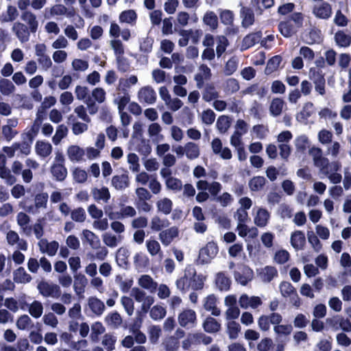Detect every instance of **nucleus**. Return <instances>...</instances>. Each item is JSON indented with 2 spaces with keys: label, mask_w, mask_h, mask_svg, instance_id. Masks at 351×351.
<instances>
[{
  "label": "nucleus",
  "mask_w": 351,
  "mask_h": 351,
  "mask_svg": "<svg viewBox=\"0 0 351 351\" xmlns=\"http://www.w3.org/2000/svg\"><path fill=\"white\" fill-rule=\"evenodd\" d=\"M112 186L117 190L123 191L130 185V179L128 174L116 175L112 178Z\"/></svg>",
  "instance_id": "obj_25"
},
{
  "label": "nucleus",
  "mask_w": 351,
  "mask_h": 351,
  "mask_svg": "<svg viewBox=\"0 0 351 351\" xmlns=\"http://www.w3.org/2000/svg\"><path fill=\"white\" fill-rule=\"evenodd\" d=\"M117 337L112 334L107 333L104 335L101 343L107 351H112L115 348Z\"/></svg>",
  "instance_id": "obj_59"
},
{
  "label": "nucleus",
  "mask_w": 351,
  "mask_h": 351,
  "mask_svg": "<svg viewBox=\"0 0 351 351\" xmlns=\"http://www.w3.org/2000/svg\"><path fill=\"white\" fill-rule=\"evenodd\" d=\"M127 162L129 165V169L134 173L138 172L141 169L139 158L134 153H130L127 155Z\"/></svg>",
  "instance_id": "obj_55"
},
{
  "label": "nucleus",
  "mask_w": 351,
  "mask_h": 351,
  "mask_svg": "<svg viewBox=\"0 0 351 351\" xmlns=\"http://www.w3.org/2000/svg\"><path fill=\"white\" fill-rule=\"evenodd\" d=\"M210 75V69L206 65H201L199 67V73L195 77L197 82V87L201 88L203 85L204 80L208 79Z\"/></svg>",
  "instance_id": "obj_47"
},
{
  "label": "nucleus",
  "mask_w": 351,
  "mask_h": 351,
  "mask_svg": "<svg viewBox=\"0 0 351 351\" xmlns=\"http://www.w3.org/2000/svg\"><path fill=\"white\" fill-rule=\"evenodd\" d=\"M138 99L141 103L153 104L156 101V93L150 86H145L138 91Z\"/></svg>",
  "instance_id": "obj_16"
},
{
  "label": "nucleus",
  "mask_w": 351,
  "mask_h": 351,
  "mask_svg": "<svg viewBox=\"0 0 351 351\" xmlns=\"http://www.w3.org/2000/svg\"><path fill=\"white\" fill-rule=\"evenodd\" d=\"M6 241L10 246L14 247L17 250L26 251L27 250V243L25 240L20 238L19 234L14 230H9L5 236Z\"/></svg>",
  "instance_id": "obj_12"
},
{
  "label": "nucleus",
  "mask_w": 351,
  "mask_h": 351,
  "mask_svg": "<svg viewBox=\"0 0 351 351\" xmlns=\"http://www.w3.org/2000/svg\"><path fill=\"white\" fill-rule=\"evenodd\" d=\"M219 14L223 24L226 25H232L233 24L234 15L231 10H219Z\"/></svg>",
  "instance_id": "obj_60"
},
{
  "label": "nucleus",
  "mask_w": 351,
  "mask_h": 351,
  "mask_svg": "<svg viewBox=\"0 0 351 351\" xmlns=\"http://www.w3.org/2000/svg\"><path fill=\"white\" fill-rule=\"evenodd\" d=\"M87 302L89 308L95 315L99 316L104 313L105 305L101 300L92 296L88 298Z\"/></svg>",
  "instance_id": "obj_29"
},
{
  "label": "nucleus",
  "mask_w": 351,
  "mask_h": 351,
  "mask_svg": "<svg viewBox=\"0 0 351 351\" xmlns=\"http://www.w3.org/2000/svg\"><path fill=\"white\" fill-rule=\"evenodd\" d=\"M52 145L45 141H38L35 144V152L40 158H47L52 152Z\"/></svg>",
  "instance_id": "obj_23"
},
{
  "label": "nucleus",
  "mask_w": 351,
  "mask_h": 351,
  "mask_svg": "<svg viewBox=\"0 0 351 351\" xmlns=\"http://www.w3.org/2000/svg\"><path fill=\"white\" fill-rule=\"evenodd\" d=\"M94 101L90 97L85 101L87 106L88 113L91 115L95 114L99 110V106L95 102L102 104L106 101V93L105 90L101 87L94 88L91 93Z\"/></svg>",
  "instance_id": "obj_5"
},
{
  "label": "nucleus",
  "mask_w": 351,
  "mask_h": 351,
  "mask_svg": "<svg viewBox=\"0 0 351 351\" xmlns=\"http://www.w3.org/2000/svg\"><path fill=\"white\" fill-rule=\"evenodd\" d=\"M146 247L149 254L152 256L158 255L160 258H162V252L160 243L154 239H148L146 241Z\"/></svg>",
  "instance_id": "obj_42"
},
{
  "label": "nucleus",
  "mask_w": 351,
  "mask_h": 351,
  "mask_svg": "<svg viewBox=\"0 0 351 351\" xmlns=\"http://www.w3.org/2000/svg\"><path fill=\"white\" fill-rule=\"evenodd\" d=\"M82 239L87 242L93 249L98 248L101 244L99 237L89 230H84L82 231Z\"/></svg>",
  "instance_id": "obj_34"
},
{
  "label": "nucleus",
  "mask_w": 351,
  "mask_h": 351,
  "mask_svg": "<svg viewBox=\"0 0 351 351\" xmlns=\"http://www.w3.org/2000/svg\"><path fill=\"white\" fill-rule=\"evenodd\" d=\"M138 285L151 293L155 292L158 287L157 282L150 276L147 274L142 275L138 278Z\"/></svg>",
  "instance_id": "obj_27"
},
{
  "label": "nucleus",
  "mask_w": 351,
  "mask_h": 351,
  "mask_svg": "<svg viewBox=\"0 0 351 351\" xmlns=\"http://www.w3.org/2000/svg\"><path fill=\"white\" fill-rule=\"evenodd\" d=\"M39 117L35 120L34 123L30 128H26L23 132L21 134V138L22 141H26L29 143H32L34 138L36 137L38 132V126L36 124H38Z\"/></svg>",
  "instance_id": "obj_30"
},
{
  "label": "nucleus",
  "mask_w": 351,
  "mask_h": 351,
  "mask_svg": "<svg viewBox=\"0 0 351 351\" xmlns=\"http://www.w3.org/2000/svg\"><path fill=\"white\" fill-rule=\"evenodd\" d=\"M178 236V228L173 226L162 231L159 234V239L165 246H168Z\"/></svg>",
  "instance_id": "obj_21"
},
{
  "label": "nucleus",
  "mask_w": 351,
  "mask_h": 351,
  "mask_svg": "<svg viewBox=\"0 0 351 351\" xmlns=\"http://www.w3.org/2000/svg\"><path fill=\"white\" fill-rule=\"evenodd\" d=\"M204 330L209 333L218 332L221 328V324L213 317H207L203 323Z\"/></svg>",
  "instance_id": "obj_44"
},
{
  "label": "nucleus",
  "mask_w": 351,
  "mask_h": 351,
  "mask_svg": "<svg viewBox=\"0 0 351 351\" xmlns=\"http://www.w3.org/2000/svg\"><path fill=\"white\" fill-rule=\"evenodd\" d=\"M279 291L283 298H289V302L293 306L299 308L301 306V298L291 283L287 281L281 282L279 285Z\"/></svg>",
  "instance_id": "obj_4"
},
{
  "label": "nucleus",
  "mask_w": 351,
  "mask_h": 351,
  "mask_svg": "<svg viewBox=\"0 0 351 351\" xmlns=\"http://www.w3.org/2000/svg\"><path fill=\"white\" fill-rule=\"evenodd\" d=\"M228 333L230 339H236L241 331V326L234 320H230L227 323Z\"/></svg>",
  "instance_id": "obj_61"
},
{
  "label": "nucleus",
  "mask_w": 351,
  "mask_h": 351,
  "mask_svg": "<svg viewBox=\"0 0 351 351\" xmlns=\"http://www.w3.org/2000/svg\"><path fill=\"white\" fill-rule=\"evenodd\" d=\"M326 322L328 327L334 331H337L340 329L345 332L351 331L350 321L341 315H337L332 317L327 318L326 319Z\"/></svg>",
  "instance_id": "obj_8"
},
{
  "label": "nucleus",
  "mask_w": 351,
  "mask_h": 351,
  "mask_svg": "<svg viewBox=\"0 0 351 351\" xmlns=\"http://www.w3.org/2000/svg\"><path fill=\"white\" fill-rule=\"evenodd\" d=\"M31 280V276L26 272L23 267H19L14 272V280L17 283H27Z\"/></svg>",
  "instance_id": "obj_54"
},
{
  "label": "nucleus",
  "mask_w": 351,
  "mask_h": 351,
  "mask_svg": "<svg viewBox=\"0 0 351 351\" xmlns=\"http://www.w3.org/2000/svg\"><path fill=\"white\" fill-rule=\"evenodd\" d=\"M306 243L304 234L300 230L293 232L291 235V244L296 250H302Z\"/></svg>",
  "instance_id": "obj_31"
},
{
  "label": "nucleus",
  "mask_w": 351,
  "mask_h": 351,
  "mask_svg": "<svg viewBox=\"0 0 351 351\" xmlns=\"http://www.w3.org/2000/svg\"><path fill=\"white\" fill-rule=\"evenodd\" d=\"M162 346L165 351H178L180 348V343L176 337L170 336L164 339Z\"/></svg>",
  "instance_id": "obj_51"
},
{
  "label": "nucleus",
  "mask_w": 351,
  "mask_h": 351,
  "mask_svg": "<svg viewBox=\"0 0 351 351\" xmlns=\"http://www.w3.org/2000/svg\"><path fill=\"white\" fill-rule=\"evenodd\" d=\"M253 271L246 265H240L234 271L235 280L243 286L247 284L253 278Z\"/></svg>",
  "instance_id": "obj_10"
},
{
  "label": "nucleus",
  "mask_w": 351,
  "mask_h": 351,
  "mask_svg": "<svg viewBox=\"0 0 351 351\" xmlns=\"http://www.w3.org/2000/svg\"><path fill=\"white\" fill-rule=\"evenodd\" d=\"M91 194L93 199L97 202L106 203L110 198L109 189L106 186L93 188L91 189Z\"/></svg>",
  "instance_id": "obj_24"
},
{
  "label": "nucleus",
  "mask_w": 351,
  "mask_h": 351,
  "mask_svg": "<svg viewBox=\"0 0 351 351\" xmlns=\"http://www.w3.org/2000/svg\"><path fill=\"white\" fill-rule=\"evenodd\" d=\"M313 112V104L311 102L305 103L302 110L296 114V119L300 123H306Z\"/></svg>",
  "instance_id": "obj_32"
},
{
  "label": "nucleus",
  "mask_w": 351,
  "mask_h": 351,
  "mask_svg": "<svg viewBox=\"0 0 351 351\" xmlns=\"http://www.w3.org/2000/svg\"><path fill=\"white\" fill-rule=\"evenodd\" d=\"M64 158L62 152H56L50 167V171L57 181H63L67 176V170L64 165Z\"/></svg>",
  "instance_id": "obj_3"
},
{
  "label": "nucleus",
  "mask_w": 351,
  "mask_h": 351,
  "mask_svg": "<svg viewBox=\"0 0 351 351\" xmlns=\"http://www.w3.org/2000/svg\"><path fill=\"white\" fill-rule=\"evenodd\" d=\"M156 206L160 212H162L165 215H168L172 210L173 203L170 199L163 197L158 200L156 202Z\"/></svg>",
  "instance_id": "obj_53"
},
{
  "label": "nucleus",
  "mask_w": 351,
  "mask_h": 351,
  "mask_svg": "<svg viewBox=\"0 0 351 351\" xmlns=\"http://www.w3.org/2000/svg\"><path fill=\"white\" fill-rule=\"evenodd\" d=\"M196 187L199 191H206L208 190L211 196L214 198L217 196V194L221 191L222 189L221 184L216 181L208 182L204 180H199L196 183Z\"/></svg>",
  "instance_id": "obj_14"
},
{
  "label": "nucleus",
  "mask_w": 351,
  "mask_h": 351,
  "mask_svg": "<svg viewBox=\"0 0 351 351\" xmlns=\"http://www.w3.org/2000/svg\"><path fill=\"white\" fill-rule=\"evenodd\" d=\"M200 155V149L197 144L188 142L185 144V156L189 160H195Z\"/></svg>",
  "instance_id": "obj_39"
},
{
  "label": "nucleus",
  "mask_w": 351,
  "mask_h": 351,
  "mask_svg": "<svg viewBox=\"0 0 351 351\" xmlns=\"http://www.w3.org/2000/svg\"><path fill=\"white\" fill-rule=\"evenodd\" d=\"M219 249L216 243L208 242L204 247L199 250L197 263L205 265L210 263L218 254Z\"/></svg>",
  "instance_id": "obj_6"
},
{
  "label": "nucleus",
  "mask_w": 351,
  "mask_h": 351,
  "mask_svg": "<svg viewBox=\"0 0 351 351\" xmlns=\"http://www.w3.org/2000/svg\"><path fill=\"white\" fill-rule=\"evenodd\" d=\"M16 221L24 234L26 235L31 234L32 228L28 226L30 221V218L27 214L23 212L18 213L16 216Z\"/></svg>",
  "instance_id": "obj_35"
},
{
  "label": "nucleus",
  "mask_w": 351,
  "mask_h": 351,
  "mask_svg": "<svg viewBox=\"0 0 351 351\" xmlns=\"http://www.w3.org/2000/svg\"><path fill=\"white\" fill-rule=\"evenodd\" d=\"M131 296L139 303H141V311L146 313L149 311L151 306L154 302V298L150 295H147L144 291L138 287H134L131 291Z\"/></svg>",
  "instance_id": "obj_7"
},
{
  "label": "nucleus",
  "mask_w": 351,
  "mask_h": 351,
  "mask_svg": "<svg viewBox=\"0 0 351 351\" xmlns=\"http://www.w3.org/2000/svg\"><path fill=\"white\" fill-rule=\"evenodd\" d=\"M45 12H48L51 16H65L67 18H72L76 14L73 8H68L60 3L55 4L50 8H46Z\"/></svg>",
  "instance_id": "obj_13"
},
{
  "label": "nucleus",
  "mask_w": 351,
  "mask_h": 351,
  "mask_svg": "<svg viewBox=\"0 0 351 351\" xmlns=\"http://www.w3.org/2000/svg\"><path fill=\"white\" fill-rule=\"evenodd\" d=\"M215 284L221 291H228L231 285L230 278L223 271H219L215 276Z\"/></svg>",
  "instance_id": "obj_19"
},
{
  "label": "nucleus",
  "mask_w": 351,
  "mask_h": 351,
  "mask_svg": "<svg viewBox=\"0 0 351 351\" xmlns=\"http://www.w3.org/2000/svg\"><path fill=\"white\" fill-rule=\"evenodd\" d=\"M269 218L270 214L267 210L263 208H257L254 213V222L258 227H265Z\"/></svg>",
  "instance_id": "obj_22"
},
{
  "label": "nucleus",
  "mask_w": 351,
  "mask_h": 351,
  "mask_svg": "<svg viewBox=\"0 0 351 351\" xmlns=\"http://www.w3.org/2000/svg\"><path fill=\"white\" fill-rule=\"evenodd\" d=\"M15 90L14 84L8 79H1L0 80V92L3 95H10Z\"/></svg>",
  "instance_id": "obj_58"
},
{
  "label": "nucleus",
  "mask_w": 351,
  "mask_h": 351,
  "mask_svg": "<svg viewBox=\"0 0 351 351\" xmlns=\"http://www.w3.org/2000/svg\"><path fill=\"white\" fill-rule=\"evenodd\" d=\"M33 324L32 319L27 315L20 316L16 320V325L19 330L29 329Z\"/></svg>",
  "instance_id": "obj_64"
},
{
  "label": "nucleus",
  "mask_w": 351,
  "mask_h": 351,
  "mask_svg": "<svg viewBox=\"0 0 351 351\" xmlns=\"http://www.w3.org/2000/svg\"><path fill=\"white\" fill-rule=\"evenodd\" d=\"M12 29L21 42L25 43L29 40V33L24 24L16 23L14 24Z\"/></svg>",
  "instance_id": "obj_37"
},
{
  "label": "nucleus",
  "mask_w": 351,
  "mask_h": 351,
  "mask_svg": "<svg viewBox=\"0 0 351 351\" xmlns=\"http://www.w3.org/2000/svg\"><path fill=\"white\" fill-rule=\"evenodd\" d=\"M37 288L39 293L45 298H58L61 295L60 287L55 284L43 282L38 285Z\"/></svg>",
  "instance_id": "obj_11"
},
{
  "label": "nucleus",
  "mask_w": 351,
  "mask_h": 351,
  "mask_svg": "<svg viewBox=\"0 0 351 351\" xmlns=\"http://www.w3.org/2000/svg\"><path fill=\"white\" fill-rule=\"evenodd\" d=\"M43 303L38 300H34L29 305L28 311L29 314L34 318L40 317L43 313Z\"/></svg>",
  "instance_id": "obj_48"
},
{
  "label": "nucleus",
  "mask_w": 351,
  "mask_h": 351,
  "mask_svg": "<svg viewBox=\"0 0 351 351\" xmlns=\"http://www.w3.org/2000/svg\"><path fill=\"white\" fill-rule=\"evenodd\" d=\"M296 152L300 153H304L307 149L310 148V141L308 138L302 134L297 136L294 141Z\"/></svg>",
  "instance_id": "obj_40"
},
{
  "label": "nucleus",
  "mask_w": 351,
  "mask_h": 351,
  "mask_svg": "<svg viewBox=\"0 0 351 351\" xmlns=\"http://www.w3.org/2000/svg\"><path fill=\"white\" fill-rule=\"evenodd\" d=\"M331 5L327 2H322L314 5L313 14L315 17L321 19H328L332 15Z\"/></svg>",
  "instance_id": "obj_17"
},
{
  "label": "nucleus",
  "mask_w": 351,
  "mask_h": 351,
  "mask_svg": "<svg viewBox=\"0 0 351 351\" xmlns=\"http://www.w3.org/2000/svg\"><path fill=\"white\" fill-rule=\"evenodd\" d=\"M242 25L245 27L252 25L254 21V15L252 10L248 8L243 7L241 10Z\"/></svg>",
  "instance_id": "obj_43"
},
{
  "label": "nucleus",
  "mask_w": 351,
  "mask_h": 351,
  "mask_svg": "<svg viewBox=\"0 0 351 351\" xmlns=\"http://www.w3.org/2000/svg\"><path fill=\"white\" fill-rule=\"evenodd\" d=\"M22 19L28 24L31 32H35L36 31L38 23L36 21V16L33 13L30 12H25L23 13Z\"/></svg>",
  "instance_id": "obj_56"
},
{
  "label": "nucleus",
  "mask_w": 351,
  "mask_h": 351,
  "mask_svg": "<svg viewBox=\"0 0 351 351\" xmlns=\"http://www.w3.org/2000/svg\"><path fill=\"white\" fill-rule=\"evenodd\" d=\"M138 82V77L134 75H130L125 77L119 79L118 89L123 92H126L132 86L136 84Z\"/></svg>",
  "instance_id": "obj_33"
},
{
  "label": "nucleus",
  "mask_w": 351,
  "mask_h": 351,
  "mask_svg": "<svg viewBox=\"0 0 351 351\" xmlns=\"http://www.w3.org/2000/svg\"><path fill=\"white\" fill-rule=\"evenodd\" d=\"M75 282H74V289L75 292L79 294L84 291V288L87 284V279L84 275L82 274H76L74 276Z\"/></svg>",
  "instance_id": "obj_62"
},
{
  "label": "nucleus",
  "mask_w": 351,
  "mask_h": 351,
  "mask_svg": "<svg viewBox=\"0 0 351 351\" xmlns=\"http://www.w3.org/2000/svg\"><path fill=\"white\" fill-rule=\"evenodd\" d=\"M211 148L215 154L223 160H230L232 156L231 150L227 147H223L222 142L219 138L213 139Z\"/></svg>",
  "instance_id": "obj_15"
},
{
  "label": "nucleus",
  "mask_w": 351,
  "mask_h": 351,
  "mask_svg": "<svg viewBox=\"0 0 351 351\" xmlns=\"http://www.w3.org/2000/svg\"><path fill=\"white\" fill-rule=\"evenodd\" d=\"M217 298L214 294L208 295L204 300V307L210 311L213 315L219 316L221 313L220 310L217 307Z\"/></svg>",
  "instance_id": "obj_28"
},
{
  "label": "nucleus",
  "mask_w": 351,
  "mask_h": 351,
  "mask_svg": "<svg viewBox=\"0 0 351 351\" xmlns=\"http://www.w3.org/2000/svg\"><path fill=\"white\" fill-rule=\"evenodd\" d=\"M206 277L201 274H197L195 267L191 265H187L183 272L176 281L178 289L182 292H187L190 289L197 291L202 289Z\"/></svg>",
  "instance_id": "obj_1"
},
{
  "label": "nucleus",
  "mask_w": 351,
  "mask_h": 351,
  "mask_svg": "<svg viewBox=\"0 0 351 351\" xmlns=\"http://www.w3.org/2000/svg\"><path fill=\"white\" fill-rule=\"evenodd\" d=\"M258 276L264 282H269L278 276L277 269L272 266H266L258 271Z\"/></svg>",
  "instance_id": "obj_26"
},
{
  "label": "nucleus",
  "mask_w": 351,
  "mask_h": 351,
  "mask_svg": "<svg viewBox=\"0 0 351 351\" xmlns=\"http://www.w3.org/2000/svg\"><path fill=\"white\" fill-rule=\"evenodd\" d=\"M67 155L72 162H78L82 159L84 150L77 145H71L67 149Z\"/></svg>",
  "instance_id": "obj_38"
},
{
  "label": "nucleus",
  "mask_w": 351,
  "mask_h": 351,
  "mask_svg": "<svg viewBox=\"0 0 351 351\" xmlns=\"http://www.w3.org/2000/svg\"><path fill=\"white\" fill-rule=\"evenodd\" d=\"M105 321L112 328H118L122 323L121 317L117 312L109 313L106 317Z\"/></svg>",
  "instance_id": "obj_57"
},
{
  "label": "nucleus",
  "mask_w": 351,
  "mask_h": 351,
  "mask_svg": "<svg viewBox=\"0 0 351 351\" xmlns=\"http://www.w3.org/2000/svg\"><path fill=\"white\" fill-rule=\"evenodd\" d=\"M120 23L134 25L136 23L137 14L134 10H127L121 12L119 16Z\"/></svg>",
  "instance_id": "obj_36"
},
{
  "label": "nucleus",
  "mask_w": 351,
  "mask_h": 351,
  "mask_svg": "<svg viewBox=\"0 0 351 351\" xmlns=\"http://www.w3.org/2000/svg\"><path fill=\"white\" fill-rule=\"evenodd\" d=\"M106 328L99 322H95L91 325V332L90 338L94 342L99 341V337L101 335L105 332Z\"/></svg>",
  "instance_id": "obj_49"
},
{
  "label": "nucleus",
  "mask_w": 351,
  "mask_h": 351,
  "mask_svg": "<svg viewBox=\"0 0 351 351\" xmlns=\"http://www.w3.org/2000/svg\"><path fill=\"white\" fill-rule=\"evenodd\" d=\"M261 38V34L259 32L247 35L243 40L241 50L243 51L254 46L256 43L259 42Z\"/></svg>",
  "instance_id": "obj_41"
},
{
  "label": "nucleus",
  "mask_w": 351,
  "mask_h": 351,
  "mask_svg": "<svg viewBox=\"0 0 351 351\" xmlns=\"http://www.w3.org/2000/svg\"><path fill=\"white\" fill-rule=\"evenodd\" d=\"M147 334L150 343L152 344H156L158 342V340L161 336L162 330L159 326L152 325L149 326L147 329Z\"/></svg>",
  "instance_id": "obj_52"
},
{
  "label": "nucleus",
  "mask_w": 351,
  "mask_h": 351,
  "mask_svg": "<svg viewBox=\"0 0 351 351\" xmlns=\"http://www.w3.org/2000/svg\"><path fill=\"white\" fill-rule=\"evenodd\" d=\"M309 154L313 159L314 165L324 174L329 173V169L337 171L340 168L337 162L329 163L328 160L322 156V149L318 147H313L309 149Z\"/></svg>",
  "instance_id": "obj_2"
},
{
  "label": "nucleus",
  "mask_w": 351,
  "mask_h": 351,
  "mask_svg": "<svg viewBox=\"0 0 351 351\" xmlns=\"http://www.w3.org/2000/svg\"><path fill=\"white\" fill-rule=\"evenodd\" d=\"M123 237L121 235L116 236L111 232H105L102 235L104 243L110 247H115L121 243Z\"/></svg>",
  "instance_id": "obj_45"
},
{
  "label": "nucleus",
  "mask_w": 351,
  "mask_h": 351,
  "mask_svg": "<svg viewBox=\"0 0 351 351\" xmlns=\"http://www.w3.org/2000/svg\"><path fill=\"white\" fill-rule=\"evenodd\" d=\"M239 303L242 308H256L262 304L261 299L258 296H248L247 294H242L239 300Z\"/></svg>",
  "instance_id": "obj_18"
},
{
  "label": "nucleus",
  "mask_w": 351,
  "mask_h": 351,
  "mask_svg": "<svg viewBox=\"0 0 351 351\" xmlns=\"http://www.w3.org/2000/svg\"><path fill=\"white\" fill-rule=\"evenodd\" d=\"M149 310L150 317L155 321L161 320L165 317L167 313L165 308L159 304L154 305L152 308L150 307Z\"/></svg>",
  "instance_id": "obj_50"
},
{
  "label": "nucleus",
  "mask_w": 351,
  "mask_h": 351,
  "mask_svg": "<svg viewBox=\"0 0 351 351\" xmlns=\"http://www.w3.org/2000/svg\"><path fill=\"white\" fill-rule=\"evenodd\" d=\"M40 251L42 253L47 254L49 256H54L59 247V244L57 241H53L49 242L47 239H40L38 243Z\"/></svg>",
  "instance_id": "obj_20"
},
{
  "label": "nucleus",
  "mask_w": 351,
  "mask_h": 351,
  "mask_svg": "<svg viewBox=\"0 0 351 351\" xmlns=\"http://www.w3.org/2000/svg\"><path fill=\"white\" fill-rule=\"evenodd\" d=\"M120 302L126 313L129 316L132 315L134 311V302L132 298L129 296H122Z\"/></svg>",
  "instance_id": "obj_63"
},
{
  "label": "nucleus",
  "mask_w": 351,
  "mask_h": 351,
  "mask_svg": "<svg viewBox=\"0 0 351 351\" xmlns=\"http://www.w3.org/2000/svg\"><path fill=\"white\" fill-rule=\"evenodd\" d=\"M178 323L180 326L186 328H193L196 325L197 315L195 311L192 309H184L178 317Z\"/></svg>",
  "instance_id": "obj_9"
},
{
  "label": "nucleus",
  "mask_w": 351,
  "mask_h": 351,
  "mask_svg": "<svg viewBox=\"0 0 351 351\" xmlns=\"http://www.w3.org/2000/svg\"><path fill=\"white\" fill-rule=\"evenodd\" d=\"M285 106L284 101L280 98H274L272 99L270 106L269 112L270 114L274 117L279 116L282 112Z\"/></svg>",
  "instance_id": "obj_46"
}]
</instances>
